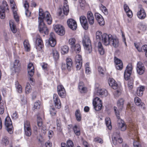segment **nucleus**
<instances>
[{"instance_id":"nucleus-38","label":"nucleus","mask_w":147,"mask_h":147,"mask_svg":"<svg viewBox=\"0 0 147 147\" xmlns=\"http://www.w3.org/2000/svg\"><path fill=\"white\" fill-rule=\"evenodd\" d=\"M76 42V40L74 38H71L68 40V43L71 48L74 47Z\"/></svg>"},{"instance_id":"nucleus-2","label":"nucleus","mask_w":147,"mask_h":147,"mask_svg":"<svg viewBox=\"0 0 147 147\" xmlns=\"http://www.w3.org/2000/svg\"><path fill=\"white\" fill-rule=\"evenodd\" d=\"M39 30L40 32H44L45 34H48L49 31L48 28L45 24V22L50 25L51 24L52 19H38Z\"/></svg>"},{"instance_id":"nucleus-56","label":"nucleus","mask_w":147,"mask_h":147,"mask_svg":"<svg viewBox=\"0 0 147 147\" xmlns=\"http://www.w3.org/2000/svg\"><path fill=\"white\" fill-rule=\"evenodd\" d=\"M50 112L51 115L54 116L56 114V111L54 108L51 107L50 109Z\"/></svg>"},{"instance_id":"nucleus-12","label":"nucleus","mask_w":147,"mask_h":147,"mask_svg":"<svg viewBox=\"0 0 147 147\" xmlns=\"http://www.w3.org/2000/svg\"><path fill=\"white\" fill-rule=\"evenodd\" d=\"M6 8L8 10L7 3L5 1H3L2 5H0V18H4L5 17V9Z\"/></svg>"},{"instance_id":"nucleus-59","label":"nucleus","mask_w":147,"mask_h":147,"mask_svg":"<svg viewBox=\"0 0 147 147\" xmlns=\"http://www.w3.org/2000/svg\"><path fill=\"white\" fill-rule=\"evenodd\" d=\"M97 21L99 24L100 26H103L105 24L104 19H97Z\"/></svg>"},{"instance_id":"nucleus-27","label":"nucleus","mask_w":147,"mask_h":147,"mask_svg":"<svg viewBox=\"0 0 147 147\" xmlns=\"http://www.w3.org/2000/svg\"><path fill=\"white\" fill-rule=\"evenodd\" d=\"M67 68L69 71H70L72 69L73 62L71 59L67 58L66 59Z\"/></svg>"},{"instance_id":"nucleus-8","label":"nucleus","mask_w":147,"mask_h":147,"mask_svg":"<svg viewBox=\"0 0 147 147\" xmlns=\"http://www.w3.org/2000/svg\"><path fill=\"white\" fill-rule=\"evenodd\" d=\"M54 28L55 32L59 35L63 36L65 34V28L61 25L56 24L54 26Z\"/></svg>"},{"instance_id":"nucleus-63","label":"nucleus","mask_w":147,"mask_h":147,"mask_svg":"<svg viewBox=\"0 0 147 147\" xmlns=\"http://www.w3.org/2000/svg\"><path fill=\"white\" fill-rule=\"evenodd\" d=\"M114 61L115 64H118L120 63H122V61L120 59H118L116 57H114Z\"/></svg>"},{"instance_id":"nucleus-53","label":"nucleus","mask_w":147,"mask_h":147,"mask_svg":"<svg viewBox=\"0 0 147 147\" xmlns=\"http://www.w3.org/2000/svg\"><path fill=\"white\" fill-rule=\"evenodd\" d=\"M115 67L117 69L121 70L123 68V64L121 63L119 64H115Z\"/></svg>"},{"instance_id":"nucleus-14","label":"nucleus","mask_w":147,"mask_h":147,"mask_svg":"<svg viewBox=\"0 0 147 147\" xmlns=\"http://www.w3.org/2000/svg\"><path fill=\"white\" fill-rule=\"evenodd\" d=\"M57 91L59 95L61 98H64L66 95L65 90L61 85H59L57 86Z\"/></svg>"},{"instance_id":"nucleus-28","label":"nucleus","mask_w":147,"mask_h":147,"mask_svg":"<svg viewBox=\"0 0 147 147\" xmlns=\"http://www.w3.org/2000/svg\"><path fill=\"white\" fill-rule=\"evenodd\" d=\"M81 24L83 28L85 30L88 29V26L87 19H80Z\"/></svg>"},{"instance_id":"nucleus-34","label":"nucleus","mask_w":147,"mask_h":147,"mask_svg":"<svg viewBox=\"0 0 147 147\" xmlns=\"http://www.w3.org/2000/svg\"><path fill=\"white\" fill-rule=\"evenodd\" d=\"M24 45L25 50L27 51H29L30 50V45L27 40H25L24 42Z\"/></svg>"},{"instance_id":"nucleus-18","label":"nucleus","mask_w":147,"mask_h":147,"mask_svg":"<svg viewBox=\"0 0 147 147\" xmlns=\"http://www.w3.org/2000/svg\"><path fill=\"white\" fill-rule=\"evenodd\" d=\"M49 36V43L51 47H54L56 43V36L55 34L53 32H51L50 33Z\"/></svg>"},{"instance_id":"nucleus-45","label":"nucleus","mask_w":147,"mask_h":147,"mask_svg":"<svg viewBox=\"0 0 147 147\" xmlns=\"http://www.w3.org/2000/svg\"><path fill=\"white\" fill-rule=\"evenodd\" d=\"M75 115L77 120L78 121H80L81 120V117L80 112L79 110H77L76 111Z\"/></svg>"},{"instance_id":"nucleus-54","label":"nucleus","mask_w":147,"mask_h":147,"mask_svg":"<svg viewBox=\"0 0 147 147\" xmlns=\"http://www.w3.org/2000/svg\"><path fill=\"white\" fill-rule=\"evenodd\" d=\"M21 100L22 105H25L27 102L26 98L24 97V95L21 96Z\"/></svg>"},{"instance_id":"nucleus-21","label":"nucleus","mask_w":147,"mask_h":147,"mask_svg":"<svg viewBox=\"0 0 147 147\" xmlns=\"http://www.w3.org/2000/svg\"><path fill=\"white\" fill-rule=\"evenodd\" d=\"M137 16L139 18H144L146 16V12L142 8H140L138 11Z\"/></svg>"},{"instance_id":"nucleus-1","label":"nucleus","mask_w":147,"mask_h":147,"mask_svg":"<svg viewBox=\"0 0 147 147\" xmlns=\"http://www.w3.org/2000/svg\"><path fill=\"white\" fill-rule=\"evenodd\" d=\"M104 38L107 39V40L105 41V45H109L115 48L118 47L119 41L118 39L116 37L113 36L110 34L106 35L104 36Z\"/></svg>"},{"instance_id":"nucleus-7","label":"nucleus","mask_w":147,"mask_h":147,"mask_svg":"<svg viewBox=\"0 0 147 147\" xmlns=\"http://www.w3.org/2000/svg\"><path fill=\"white\" fill-rule=\"evenodd\" d=\"M5 124L7 130L10 134L13 133V126L11 121L9 117H7L5 119Z\"/></svg>"},{"instance_id":"nucleus-50","label":"nucleus","mask_w":147,"mask_h":147,"mask_svg":"<svg viewBox=\"0 0 147 147\" xmlns=\"http://www.w3.org/2000/svg\"><path fill=\"white\" fill-rule=\"evenodd\" d=\"M100 9L102 11L105 15H107L108 13V11L107 9L104 6L102 5L100 7Z\"/></svg>"},{"instance_id":"nucleus-39","label":"nucleus","mask_w":147,"mask_h":147,"mask_svg":"<svg viewBox=\"0 0 147 147\" xmlns=\"http://www.w3.org/2000/svg\"><path fill=\"white\" fill-rule=\"evenodd\" d=\"M31 86L29 83H27L25 87V93L26 94H29L31 91Z\"/></svg>"},{"instance_id":"nucleus-9","label":"nucleus","mask_w":147,"mask_h":147,"mask_svg":"<svg viewBox=\"0 0 147 147\" xmlns=\"http://www.w3.org/2000/svg\"><path fill=\"white\" fill-rule=\"evenodd\" d=\"M24 131L25 135L28 137L30 136L32 134V131L30 122L28 121H26L24 124Z\"/></svg>"},{"instance_id":"nucleus-26","label":"nucleus","mask_w":147,"mask_h":147,"mask_svg":"<svg viewBox=\"0 0 147 147\" xmlns=\"http://www.w3.org/2000/svg\"><path fill=\"white\" fill-rule=\"evenodd\" d=\"M13 67L14 68L15 72H18L20 71V65L19 61L16 60L13 63Z\"/></svg>"},{"instance_id":"nucleus-41","label":"nucleus","mask_w":147,"mask_h":147,"mask_svg":"<svg viewBox=\"0 0 147 147\" xmlns=\"http://www.w3.org/2000/svg\"><path fill=\"white\" fill-rule=\"evenodd\" d=\"M69 50V48L66 45L63 46L61 48V53L62 54H65L68 52Z\"/></svg>"},{"instance_id":"nucleus-40","label":"nucleus","mask_w":147,"mask_h":147,"mask_svg":"<svg viewBox=\"0 0 147 147\" xmlns=\"http://www.w3.org/2000/svg\"><path fill=\"white\" fill-rule=\"evenodd\" d=\"M72 49L74 50L77 53H78L81 51V47L79 44H76L74 46V47L71 48Z\"/></svg>"},{"instance_id":"nucleus-17","label":"nucleus","mask_w":147,"mask_h":147,"mask_svg":"<svg viewBox=\"0 0 147 147\" xmlns=\"http://www.w3.org/2000/svg\"><path fill=\"white\" fill-rule=\"evenodd\" d=\"M53 101L55 107L56 108L60 109L61 107V102L59 96L56 94L53 95Z\"/></svg>"},{"instance_id":"nucleus-60","label":"nucleus","mask_w":147,"mask_h":147,"mask_svg":"<svg viewBox=\"0 0 147 147\" xmlns=\"http://www.w3.org/2000/svg\"><path fill=\"white\" fill-rule=\"evenodd\" d=\"M133 146L134 147H141V145L139 142L138 141L135 140L134 142Z\"/></svg>"},{"instance_id":"nucleus-29","label":"nucleus","mask_w":147,"mask_h":147,"mask_svg":"<svg viewBox=\"0 0 147 147\" xmlns=\"http://www.w3.org/2000/svg\"><path fill=\"white\" fill-rule=\"evenodd\" d=\"M134 102L136 105L142 107L144 109L145 105L143 102H142L141 99L139 97H136L134 98Z\"/></svg>"},{"instance_id":"nucleus-4","label":"nucleus","mask_w":147,"mask_h":147,"mask_svg":"<svg viewBox=\"0 0 147 147\" xmlns=\"http://www.w3.org/2000/svg\"><path fill=\"white\" fill-rule=\"evenodd\" d=\"M117 108L116 107H114V110L115 112L116 115L117 119L118 121V126L119 128L121 131H125L126 129V126L124 121L120 119V114L119 113V112L118 113L116 110Z\"/></svg>"},{"instance_id":"nucleus-48","label":"nucleus","mask_w":147,"mask_h":147,"mask_svg":"<svg viewBox=\"0 0 147 147\" xmlns=\"http://www.w3.org/2000/svg\"><path fill=\"white\" fill-rule=\"evenodd\" d=\"M93 106L94 107V108L95 110L96 111H98L100 110L102 107V104L100 103L99 105H93Z\"/></svg>"},{"instance_id":"nucleus-51","label":"nucleus","mask_w":147,"mask_h":147,"mask_svg":"<svg viewBox=\"0 0 147 147\" xmlns=\"http://www.w3.org/2000/svg\"><path fill=\"white\" fill-rule=\"evenodd\" d=\"M18 115L17 111L13 112L11 115V117L13 119H16L18 118Z\"/></svg>"},{"instance_id":"nucleus-23","label":"nucleus","mask_w":147,"mask_h":147,"mask_svg":"<svg viewBox=\"0 0 147 147\" xmlns=\"http://www.w3.org/2000/svg\"><path fill=\"white\" fill-rule=\"evenodd\" d=\"M109 84L110 86L114 89L117 88L118 85L115 80L113 78H109L108 81Z\"/></svg>"},{"instance_id":"nucleus-13","label":"nucleus","mask_w":147,"mask_h":147,"mask_svg":"<svg viewBox=\"0 0 147 147\" xmlns=\"http://www.w3.org/2000/svg\"><path fill=\"white\" fill-rule=\"evenodd\" d=\"M76 66L77 70H79L81 67L82 65V56L79 55H76L75 57Z\"/></svg>"},{"instance_id":"nucleus-46","label":"nucleus","mask_w":147,"mask_h":147,"mask_svg":"<svg viewBox=\"0 0 147 147\" xmlns=\"http://www.w3.org/2000/svg\"><path fill=\"white\" fill-rule=\"evenodd\" d=\"M102 103V102L101 100L99 98L97 97H95L93 101V105H96V103Z\"/></svg>"},{"instance_id":"nucleus-49","label":"nucleus","mask_w":147,"mask_h":147,"mask_svg":"<svg viewBox=\"0 0 147 147\" xmlns=\"http://www.w3.org/2000/svg\"><path fill=\"white\" fill-rule=\"evenodd\" d=\"M138 27L140 30L143 31H145L147 28L146 25L141 24H139Z\"/></svg>"},{"instance_id":"nucleus-16","label":"nucleus","mask_w":147,"mask_h":147,"mask_svg":"<svg viewBox=\"0 0 147 147\" xmlns=\"http://www.w3.org/2000/svg\"><path fill=\"white\" fill-rule=\"evenodd\" d=\"M136 70L137 73L140 75H142L144 72L145 67L144 64L141 62H138L137 64Z\"/></svg>"},{"instance_id":"nucleus-36","label":"nucleus","mask_w":147,"mask_h":147,"mask_svg":"<svg viewBox=\"0 0 147 147\" xmlns=\"http://www.w3.org/2000/svg\"><path fill=\"white\" fill-rule=\"evenodd\" d=\"M73 129L75 134L77 136H79L80 134V129L79 127L76 125H75L73 127Z\"/></svg>"},{"instance_id":"nucleus-32","label":"nucleus","mask_w":147,"mask_h":147,"mask_svg":"<svg viewBox=\"0 0 147 147\" xmlns=\"http://www.w3.org/2000/svg\"><path fill=\"white\" fill-rule=\"evenodd\" d=\"M144 89V87L143 86H141L138 88L137 91V94L138 96H142L143 94Z\"/></svg>"},{"instance_id":"nucleus-31","label":"nucleus","mask_w":147,"mask_h":147,"mask_svg":"<svg viewBox=\"0 0 147 147\" xmlns=\"http://www.w3.org/2000/svg\"><path fill=\"white\" fill-rule=\"evenodd\" d=\"M78 88L81 93H85L87 91V88L84 86L83 83L82 82H80L79 83Z\"/></svg>"},{"instance_id":"nucleus-25","label":"nucleus","mask_w":147,"mask_h":147,"mask_svg":"<svg viewBox=\"0 0 147 147\" xmlns=\"http://www.w3.org/2000/svg\"><path fill=\"white\" fill-rule=\"evenodd\" d=\"M107 92L105 89H98L96 92L97 95L105 96L107 95Z\"/></svg>"},{"instance_id":"nucleus-15","label":"nucleus","mask_w":147,"mask_h":147,"mask_svg":"<svg viewBox=\"0 0 147 147\" xmlns=\"http://www.w3.org/2000/svg\"><path fill=\"white\" fill-rule=\"evenodd\" d=\"M69 27L73 30H76L77 28V24L76 21L73 19H68L67 21Z\"/></svg>"},{"instance_id":"nucleus-10","label":"nucleus","mask_w":147,"mask_h":147,"mask_svg":"<svg viewBox=\"0 0 147 147\" xmlns=\"http://www.w3.org/2000/svg\"><path fill=\"white\" fill-rule=\"evenodd\" d=\"M38 18H51V16L47 11H44L42 9L39 8V9Z\"/></svg>"},{"instance_id":"nucleus-37","label":"nucleus","mask_w":147,"mask_h":147,"mask_svg":"<svg viewBox=\"0 0 147 147\" xmlns=\"http://www.w3.org/2000/svg\"><path fill=\"white\" fill-rule=\"evenodd\" d=\"M9 143V141L8 140V138L6 136L3 137L1 140V143L3 145L6 146L8 145Z\"/></svg>"},{"instance_id":"nucleus-3","label":"nucleus","mask_w":147,"mask_h":147,"mask_svg":"<svg viewBox=\"0 0 147 147\" xmlns=\"http://www.w3.org/2000/svg\"><path fill=\"white\" fill-rule=\"evenodd\" d=\"M82 43L86 51L89 53H91L92 48L90 38L87 36H85L83 39Z\"/></svg>"},{"instance_id":"nucleus-55","label":"nucleus","mask_w":147,"mask_h":147,"mask_svg":"<svg viewBox=\"0 0 147 147\" xmlns=\"http://www.w3.org/2000/svg\"><path fill=\"white\" fill-rule=\"evenodd\" d=\"M80 6L82 7H84L86 5V2L85 0H79Z\"/></svg>"},{"instance_id":"nucleus-57","label":"nucleus","mask_w":147,"mask_h":147,"mask_svg":"<svg viewBox=\"0 0 147 147\" xmlns=\"http://www.w3.org/2000/svg\"><path fill=\"white\" fill-rule=\"evenodd\" d=\"M67 147H74L73 142L70 140L67 141Z\"/></svg>"},{"instance_id":"nucleus-62","label":"nucleus","mask_w":147,"mask_h":147,"mask_svg":"<svg viewBox=\"0 0 147 147\" xmlns=\"http://www.w3.org/2000/svg\"><path fill=\"white\" fill-rule=\"evenodd\" d=\"M87 16V18H93V15L90 11L88 12Z\"/></svg>"},{"instance_id":"nucleus-42","label":"nucleus","mask_w":147,"mask_h":147,"mask_svg":"<svg viewBox=\"0 0 147 147\" xmlns=\"http://www.w3.org/2000/svg\"><path fill=\"white\" fill-rule=\"evenodd\" d=\"M52 54L55 60H57L59 59V55L58 52L55 49H53L52 50Z\"/></svg>"},{"instance_id":"nucleus-24","label":"nucleus","mask_w":147,"mask_h":147,"mask_svg":"<svg viewBox=\"0 0 147 147\" xmlns=\"http://www.w3.org/2000/svg\"><path fill=\"white\" fill-rule=\"evenodd\" d=\"M124 103V100L122 98L120 99L117 102V106L119 109V111L117 110V109H116V110L117 112L118 113L119 112V111H121L123 109ZM117 108V107H116Z\"/></svg>"},{"instance_id":"nucleus-35","label":"nucleus","mask_w":147,"mask_h":147,"mask_svg":"<svg viewBox=\"0 0 147 147\" xmlns=\"http://www.w3.org/2000/svg\"><path fill=\"white\" fill-rule=\"evenodd\" d=\"M105 123L106 125L109 129H112L111 121L110 118L109 117H106L105 119Z\"/></svg>"},{"instance_id":"nucleus-5","label":"nucleus","mask_w":147,"mask_h":147,"mask_svg":"<svg viewBox=\"0 0 147 147\" xmlns=\"http://www.w3.org/2000/svg\"><path fill=\"white\" fill-rule=\"evenodd\" d=\"M67 0H64L63 6V12L60 9L58 13V15L62 17L64 15L67 16L68 14L69 9L68 5L67 4Z\"/></svg>"},{"instance_id":"nucleus-22","label":"nucleus","mask_w":147,"mask_h":147,"mask_svg":"<svg viewBox=\"0 0 147 147\" xmlns=\"http://www.w3.org/2000/svg\"><path fill=\"white\" fill-rule=\"evenodd\" d=\"M34 67L32 63H29L28 66V75L30 77L32 76L34 74Z\"/></svg>"},{"instance_id":"nucleus-19","label":"nucleus","mask_w":147,"mask_h":147,"mask_svg":"<svg viewBox=\"0 0 147 147\" xmlns=\"http://www.w3.org/2000/svg\"><path fill=\"white\" fill-rule=\"evenodd\" d=\"M44 47L42 40L39 35H37L36 41V47L37 50H40Z\"/></svg>"},{"instance_id":"nucleus-44","label":"nucleus","mask_w":147,"mask_h":147,"mask_svg":"<svg viewBox=\"0 0 147 147\" xmlns=\"http://www.w3.org/2000/svg\"><path fill=\"white\" fill-rule=\"evenodd\" d=\"M134 80L133 79H130L128 82V87L129 89H131L133 87Z\"/></svg>"},{"instance_id":"nucleus-61","label":"nucleus","mask_w":147,"mask_h":147,"mask_svg":"<svg viewBox=\"0 0 147 147\" xmlns=\"http://www.w3.org/2000/svg\"><path fill=\"white\" fill-rule=\"evenodd\" d=\"M94 141L97 142H98L100 143H102L103 142V140L102 139L100 138L97 137L94 138Z\"/></svg>"},{"instance_id":"nucleus-58","label":"nucleus","mask_w":147,"mask_h":147,"mask_svg":"<svg viewBox=\"0 0 147 147\" xmlns=\"http://www.w3.org/2000/svg\"><path fill=\"white\" fill-rule=\"evenodd\" d=\"M57 130L58 132L60 133L62 132V128L61 124L60 125L59 123L57 124Z\"/></svg>"},{"instance_id":"nucleus-30","label":"nucleus","mask_w":147,"mask_h":147,"mask_svg":"<svg viewBox=\"0 0 147 147\" xmlns=\"http://www.w3.org/2000/svg\"><path fill=\"white\" fill-rule=\"evenodd\" d=\"M10 27L12 32L13 33H15L17 32V29L14 24V21L13 20H11L9 22Z\"/></svg>"},{"instance_id":"nucleus-11","label":"nucleus","mask_w":147,"mask_h":147,"mask_svg":"<svg viewBox=\"0 0 147 147\" xmlns=\"http://www.w3.org/2000/svg\"><path fill=\"white\" fill-rule=\"evenodd\" d=\"M132 64L130 63L126 67L124 74V77L125 80H127L129 79L132 73Z\"/></svg>"},{"instance_id":"nucleus-33","label":"nucleus","mask_w":147,"mask_h":147,"mask_svg":"<svg viewBox=\"0 0 147 147\" xmlns=\"http://www.w3.org/2000/svg\"><path fill=\"white\" fill-rule=\"evenodd\" d=\"M15 84L17 91L19 93L22 92V89L21 86L20 84L18 81L15 82Z\"/></svg>"},{"instance_id":"nucleus-52","label":"nucleus","mask_w":147,"mask_h":147,"mask_svg":"<svg viewBox=\"0 0 147 147\" xmlns=\"http://www.w3.org/2000/svg\"><path fill=\"white\" fill-rule=\"evenodd\" d=\"M14 18H20L19 14L18 13L17 10L12 11Z\"/></svg>"},{"instance_id":"nucleus-6","label":"nucleus","mask_w":147,"mask_h":147,"mask_svg":"<svg viewBox=\"0 0 147 147\" xmlns=\"http://www.w3.org/2000/svg\"><path fill=\"white\" fill-rule=\"evenodd\" d=\"M112 140L113 144L115 145L119 143H121L122 142V139L120 137L119 131L113 132L112 136Z\"/></svg>"},{"instance_id":"nucleus-43","label":"nucleus","mask_w":147,"mask_h":147,"mask_svg":"<svg viewBox=\"0 0 147 147\" xmlns=\"http://www.w3.org/2000/svg\"><path fill=\"white\" fill-rule=\"evenodd\" d=\"M41 106L40 102L39 101H37L34 103L33 109L34 110H37L40 108Z\"/></svg>"},{"instance_id":"nucleus-47","label":"nucleus","mask_w":147,"mask_h":147,"mask_svg":"<svg viewBox=\"0 0 147 147\" xmlns=\"http://www.w3.org/2000/svg\"><path fill=\"white\" fill-rule=\"evenodd\" d=\"M37 122L38 126L39 127H41L42 125V119L40 117L38 116L37 117Z\"/></svg>"},{"instance_id":"nucleus-20","label":"nucleus","mask_w":147,"mask_h":147,"mask_svg":"<svg viewBox=\"0 0 147 147\" xmlns=\"http://www.w3.org/2000/svg\"><path fill=\"white\" fill-rule=\"evenodd\" d=\"M106 35H107L106 33H104L103 34H102L101 31H97L96 33V38L97 40H101L103 43L105 44V41L107 40L106 39L104 38V36Z\"/></svg>"},{"instance_id":"nucleus-64","label":"nucleus","mask_w":147,"mask_h":147,"mask_svg":"<svg viewBox=\"0 0 147 147\" xmlns=\"http://www.w3.org/2000/svg\"><path fill=\"white\" fill-rule=\"evenodd\" d=\"M142 49H143V52L144 51L146 52L145 55L147 57V45H145L142 46Z\"/></svg>"}]
</instances>
